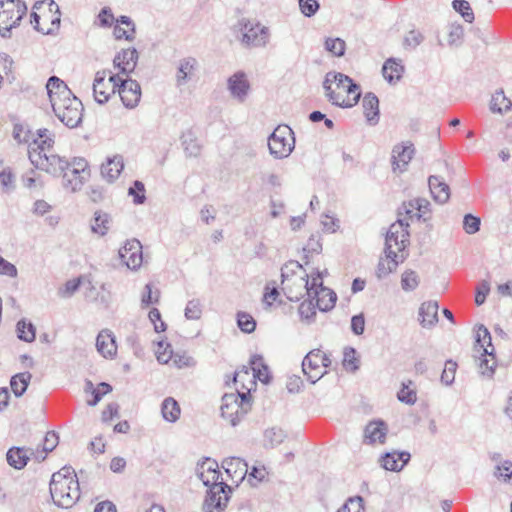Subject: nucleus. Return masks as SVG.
I'll use <instances>...</instances> for the list:
<instances>
[{
    "label": "nucleus",
    "mask_w": 512,
    "mask_h": 512,
    "mask_svg": "<svg viewBox=\"0 0 512 512\" xmlns=\"http://www.w3.org/2000/svg\"><path fill=\"white\" fill-rule=\"evenodd\" d=\"M46 89L56 117L69 128L77 127L82 122V102L56 76L48 79Z\"/></svg>",
    "instance_id": "1"
},
{
    "label": "nucleus",
    "mask_w": 512,
    "mask_h": 512,
    "mask_svg": "<svg viewBox=\"0 0 512 512\" xmlns=\"http://www.w3.org/2000/svg\"><path fill=\"white\" fill-rule=\"evenodd\" d=\"M325 96L335 106L351 108L361 97V89L349 76L330 71L326 73L323 82Z\"/></svg>",
    "instance_id": "2"
},
{
    "label": "nucleus",
    "mask_w": 512,
    "mask_h": 512,
    "mask_svg": "<svg viewBox=\"0 0 512 512\" xmlns=\"http://www.w3.org/2000/svg\"><path fill=\"white\" fill-rule=\"evenodd\" d=\"M49 490L55 505L71 508L80 498L79 482L74 469L64 466L55 472L51 477Z\"/></svg>",
    "instance_id": "3"
},
{
    "label": "nucleus",
    "mask_w": 512,
    "mask_h": 512,
    "mask_svg": "<svg viewBox=\"0 0 512 512\" xmlns=\"http://www.w3.org/2000/svg\"><path fill=\"white\" fill-rule=\"evenodd\" d=\"M281 289L290 301H299L305 294L309 296L311 281L297 261L286 263L281 269Z\"/></svg>",
    "instance_id": "4"
},
{
    "label": "nucleus",
    "mask_w": 512,
    "mask_h": 512,
    "mask_svg": "<svg viewBox=\"0 0 512 512\" xmlns=\"http://www.w3.org/2000/svg\"><path fill=\"white\" fill-rule=\"evenodd\" d=\"M220 409L222 418L236 426L251 409L248 393L237 390L236 393L224 394Z\"/></svg>",
    "instance_id": "5"
},
{
    "label": "nucleus",
    "mask_w": 512,
    "mask_h": 512,
    "mask_svg": "<svg viewBox=\"0 0 512 512\" xmlns=\"http://www.w3.org/2000/svg\"><path fill=\"white\" fill-rule=\"evenodd\" d=\"M475 351L481 355L478 364L480 373L491 378L495 371L496 359L490 332L483 325H480L476 331Z\"/></svg>",
    "instance_id": "6"
},
{
    "label": "nucleus",
    "mask_w": 512,
    "mask_h": 512,
    "mask_svg": "<svg viewBox=\"0 0 512 512\" xmlns=\"http://www.w3.org/2000/svg\"><path fill=\"white\" fill-rule=\"evenodd\" d=\"M295 148V136L288 125H278L268 137V149L275 159H285Z\"/></svg>",
    "instance_id": "7"
},
{
    "label": "nucleus",
    "mask_w": 512,
    "mask_h": 512,
    "mask_svg": "<svg viewBox=\"0 0 512 512\" xmlns=\"http://www.w3.org/2000/svg\"><path fill=\"white\" fill-rule=\"evenodd\" d=\"M27 12L25 2L21 0H5L0 2V35L11 37V30L17 27Z\"/></svg>",
    "instance_id": "8"
},
{
    "label": "nucleus",
    "mask_w": 512,
    "mask_h": 512,
    "mask_svg": "<svg viewBox=\"0 0 512 512\" xmlns=\"http://www.w3.org/2000/svg\"><path fill=\"white\" fill-rule=\"evenodd\" d=\"M406 218H398L387 231L385 238V255L387 257H404V250L409 243L408 224Z\"/></svg>",
    "instance_id": "9"
},
{
    "label": "nucleus",
    "mask_w": 512,
    "mask_h": 512,
    "mask_svg": "<svg viewBox=\"0 0 512 512\" xmlns=\"http://www.w3.org/2000/svg\"><path fill=\"white\" fill-rule=\"evenodd\" d=\"M331 365V360L320 349L310 351L302 361L303 373L311 383H316L326 374V368Z\"/></svg>",
    "instance_id": "10"
},
{
    "label": "nucleus",
    "mask_w": 512,
    "mask_h": 512,
    "mask_svg": "<svg viewBox=\"0 0 512 512\" xmlns=\"http://www.w3.org/2000/svg\"><path fill=\"white\" fill-rule=\"evenodd\" d=\"M308 297L312 298L315 301L317 308L323 312L331 310L335 306L337 300L336 293L323 286V275L320 271H317L315 275H312Z\"/></svg>",
    "instance_id": "11"
},
{
    "label": "nucleus",
    "mask_w": 512,
    "mask_h": 512,
    "mask_svg": "<svg viewBox=\"0 0 512 512\" xmlns=\"http://www.w3.org/2000/svg\"><path fill=\"white\" fill-rule=\"evenodd\" d=\"M241 25V43L248 48L264 47L269 42L270 32L268 27L259 22L243 20Z\"/></svg>",
    "instance_id": "12"
},
{
    "label": "nucleus",
    "mask_w": 512,
    "mask_h": 512,
    "mask_svg": "<svg viewBox=\"0 0 512 512\" xmlns=\"http://www.w3.org/2000/svg\"><path fill=\"white\" fill-rule=\"evenodd\" d=\"M53 143L47 129L38 130V138L29 143L28 148L29 160L36 168L44 169L46 157L52 149Z\"/></svg>",
    "instance_id": "13"
},
{
    "label": "nucleus",
    "mask_w": 512,
    "mask_h": 512,
    "mask_svg": "<svg viewBox=\"0 0 512 512\" xmlns=\"http://www.w3.org/2000/svg\"><path fill=\"white\" fill-rule=\"evenodd\" d=\"M111 81L118 88V93L122 100V103L127 108H134L138 105L141 99V87L140 84L133 79H123L120 75H112Z\"/></svg>",
    "instance_id": "14"
},
{
    "label": "nucleus",
    "mask_w": 512,
    "mask_h": 512,
    "mask_svg": "<svg viewBox=\"0 0 512 512\" xmlns=\"http://www.w3.org/2000/svg\"><path fill=\"white\" fill-rule=\"evenodd\" d=\"M231 491L230 486L215 485V487H210L203 503V512H223Z\"/></svg>",
    "instance_id": "15"
},
{
    "label": "nucleus",
    "mask_w": 512,
    "mask_h": 512,
    "mask_svg": "<svg viewBox=\"0 0 512 512\" xmlns=\"http://www.w3.org/2000/svg\"><path fill=\"white\" fill-rule=\"evenodd\" d=\"M196 475L209 489L210 487H215V485L228 486L221 479L218 463L210 458L204 459L197 465Z\"/></svg>",
    "instance_id": "16"
},
{
    "label": "nucleus",
    "mask_w": 512,
    "mask_h": 512,
    "mask_svg": "<svg viewBox=\"0 0 512 512\" xmlns=\"http://www.w3.org/2000/svg\"><path fill=\"white\" fill-rule=\"evenodd\" d=\"M121 261L131 270H137L143 263L142 245L137 239L128 240L119 250Z\"/></svg>",
    "instance_id": "17"
},
{
    "label": "nucleus",
    "mask_w": 512,
    "mask_h": 512,
    "mask_svg": "<svg viewBox=\"0 0 512 512\" xmlns=\"http://www.w3.org/2000/svg\"><path fill=\"white\" fill-rule=\"evenodd\" d=\"M116 91V85L111 81V76L106 80V72L98 71L93 82L94 99L99 104L106 103Z\"/></svg>",
    "instance_id": "18"
},
{
    "label": "nucleus",
    "mask_w": 512,
    "mask_h": 512,
    "mask_svg": "<svg viewBox=\"0 0 512 512\" xmlns=\"http://www.w3.org/2000/svg\"><path fill=\"white\" fill-rule=\"evenodd\" d=\"M227 88L234 99L244 102L251 89L246 73L238 71L231 75L227 80Z\"/></svg>",
    "instance_id": "19"
},
{
    "label": "nucleus",
    "mask_w": 512,
    "mask_h": 512,
    "mask_svg": "<svg viewBox=\"0 0 512 512\" xmlns=\"http://www.w3.org/2000/svg\"><path fill=\"white\" fill-rule=\"evenodd\" d=\"M414 155V147L411 143L395 145L392 150L391 163L394 172H403Z\"/></svg>",
    "instance_id": "20"
},
{
    "label": "nucleus",
    "mask_w": 512,
    "mask_h": 512,
    "mask_svg": "<svg viewBox=\"0 0 512 512\" xmlns=\"http://www.w3.org/2000/svg\"><path fill=\"white\" fill-rule=\"evenodd\" d=\"M387 432L388 427L384 421H371L365 427L364 441L367 444H384Z\"/></svg>",
    "instance_id": "21"
},
{
    "label": "nucleus",
    "mask_w": 512,
    "mask_h": 512,
    "mask_svg": "<svg viewBox=\"0 0 512 512\" xmlns=\"http://www.w3.org/2000/svg\"><path fill=\"white\" fill-rule=\"evenodd\" d=\"M138 61V52L135 48L124 49L119 52L113 60L116 67L123 74H129L134 71Z\"/></svg>",
    "instance_id": "22"
},
{
    "label": "nucleus",
    "mask_w": 512,
    "mask_h": 512,
    "mask_svg": "<svg viewBox=\"0 0 512 512\" xmlns=\"http://www.w3.org/2000/svg\"><path fill=\"white\" fill-rule=\"evenodd\" d=\"M222 467L233 482L242 481L247 474V464L237 457L225 459L222 462Z\"/></svg>",
    "instance_id": "23"
},
{
    "label": "nucleus",
    "mask_w": 512,
    "mask_h": 512,
    "mask_svg": "<svg viewBox=\"0 0 512 512\" xmlns=\"http://www.w3.org/2000/svg\"><path fill=\"white\" fill-rule=\"evenodd\" d=\"M97 351L105 358H113L117 353L114 336L108 330L101 331L96 338Z\"/></svg>",
    "instance_id": "24"
},
{
    "label": "nucleus",
    "mask_w": 512,
    "mask_h": 512,
    "mask_svg": "<svg viewBox=\"0 0 512 512\" xmlns=\"http://www.w3.org/2000/svg\"><path fill=\"white\" fill-rule=\"evenodd\" d=\"M410 453L408 452H390L386 453L381 458V465L384 469L389 471H400L410 460Z\"/></svg>",
    "instance_id": "25"
},
{
    "label": "nucleus",
    "mask_w": 512,
    "mask_h": 512,
    "mask_svg": "<svg viewBox=\"0 0 512 512\" xmlns=\"http://www.w3.org/2000/svg\"><path fill=\"white\" fill-rule=\"evenodd\" d=\"M438 303L428 301L419 308V321L423 328H430L438 322Z\"/></svg>",
    "instance_id": "26"
},
{
    "label": "nucleus",
    "mask_w": 512,
    "mask_h": 512,
    "mask_svg": "<svg viewBox=\"0 0 512 512\" xmlns=\"http://www.w3.org/2000/svg\"><path fill=\"white\" fill-rule=\"evenodd\" d=\"M364 115L370 125H376L379 122V100L372 93H366L362 100Z\"/></svg>",
    "instance_id": "27"
},
{
    "label": "nucleus",
    "mask_w": 512,
    "mask_h": 512,
    "mask_svg": "<svg viewBox=\"0 0 512 512\" xmlns=\"http://www.w3.org/2000/svg\"><path fill=\"white\" fill-rule=\"evenodd\" d=\"M428 182L434 200L440 204L446 203L450 198L449 186L437 176H430Z\"/></svg>",
    "instance_id": "28"
},
{
    "label": "nucleus",
    "mask_w": 512,
    "mask_h": 512,
    "mask_svg": "<svg viewBox=\"0 0 512 512\" xmlns=\"http://www.w3.org/2000/svg\"><path fill=\"white\" fill-rule=\"evenodd\" d=\"M403 73L404 66L400 61H397L394 58H390L385 61L382 68V74L386 81L389 83H396L402 78Z\"/></svg>",
    "instance_id": "29"
},
{
    "label": "nucleus",
    "mask_w": 512,
    "mask_h": 512,
    "mask_svg": "<svg viewBox=\"0 0 512 512\" xmlns=\"http://www.w3.org/2000/svg\"><path fill=\"white\" fill-rule=\"evenodd\" d=\"M114 36L116 39L133 40L135 33V25L128 16H120L117 19V25L114 27Z\"/></svg>",
    "instance_id": "30"
},
{
    "label": "nucleus",
    "mask_w": 512,
    "mask_h": 512,
    "mask_svg": "<svg viewBox=\"0 0 512 512\" xmlns=\"http://www.w3.org/2000/svg\"><path fill=\"white\" fill-rule=\"evenodd\" d=\"M198 65L194 57H186L180 60L176 74V82L178 86L184 85L190 75L196 70Z\"/></svg>",
    "instance_id": "31"
},
{
    "label": "nucleus",
    "mask_w": 512,
    "mask_h": 512,
    "mask_svg": "<svg viewBox=\"0 0 512 512\" xmlns=\"http://www.w3.org/2000/svg\"><path fill=\"white\" fill-rule=\"evenodd\" d=\"M29 458L28 450L21 447H12L6 454L8 464L17 470L23 469Z\"/></svg>",
    "instance_id": "32"
},
{
    "label": "nucleus",
    "mask_w": 512,
    "mask_h": 512,
    "mask_svg": "<svg viewBox=\"0 0 512 512\" xmlns=\"http://www.w3.org/2000/svg\"><path fill=\"white\" fill-rule=\"evenodd\" d=\"M124 168L123 159L121 156H115L108 159L106 164L101 167V174L108 181H114L121 173Z\"/></svg>",
    "instance_id": "33"
},
{
    "label": "nucleus",
    "mask_w": 512,
    "mask_h": 512,
    "mask_svg": "<svg viewBox=\"0 0 512 512\" xmlns=\"http://www.w3.org/2000/svg\"><path fill=\"white\" fill-rule=\"evenodd\" d=\"M250 371H252L253 379H258L263 383H268L270 380L269 368L264 363L263 357L260 355L252 356L250 360Z\"/></svg>",
    "instance_id": "34"
},
{
    "label": "nucleus",
    "mask_w": 512,
    "mask_h": 512,
    "mask_svg": "<svg viewBox=\"0 0 512 512\" xmlns=\"http://www.w3.org/2000/svg\"><path fill=\"white\" fill-rule=\"evenodd\" d=\"M111 217L108 213L98 210L94 213V218L91 224L93 233L99 236H105L110 229Z\"/></svg>",
    "instance_id": "35"
},
{
    "label": "nucleus",
    "mask_w": 512,
    "mask_h": 512,
    "mask_svg": "<svg viewBox=\"0 0 512 512\" xmlns=\"http://www.w3.org/2000/svg\"><path fill=\"white\" fill-rule=\"evenodd\" d=\"M61 175L63 176V186L72 192L79 190L85 179V175L73 170L70 165Z\"/></svg>",
    "instance_id": "36"
},
{
    "label": "nucleus",
    "mask_w": 512,
    "mask_h": 512,
    "mask_svg": "<svg viewBox=\"0 0 512 512\" xmlns=\"http://www.w3.org/2000/svg\"><path fill=\"white\" fill-rule=\"evenodd\" d=\"M58 440V435L54 431L47 432L43 439L42 449H37L31 454L34 455L37 461L45 460L47 453L53 451L58 445Z\"/></svg>",
    "instance_id": "37"
},
{
    "label": "nucleus",
    "mask_w": 512,
    "mask_h": 512,
    "mask_svg": "<svg viewBox=\"0 0 512 512\" xmlns=\"http://www.w3.org/2000/svg\"><path fill=\"white\" fill-rule=\"evenodd\" d=\"M161 413L166 421L173 423L179 419L181 409L178 402L174 398L167 397L162 402Z\"/></svg>",
    "instance_id": "38"
},
{
    "label": "nucleus",
    "mask_w": 512,
    "mask_h": 512,
    "mask_svg": "<svg viewBox=\"0 0 512 512\" xmlns=\"http://www.w3.org/2000/svg\"><path fill=\"white\" fill-rule=\"evenodd\" d=\"M286 432L280 427H271L264 431L263 444L266 448H274L286 439Z\"/></svg>",
    "instance_id": "39"
},
{
    "label": "nucleus",
    "mask_w": 512,
    "mask_h": 512,
    "mask_svg": "<svg viewBox=\"0 0 512 512\" xmlns=\"http://www.w3.org/2000/svg\"><path fill=\"white\" fill-rule=\"evenodd\" d=\"M68 166L69 163L65 159L49 152L43 170L55 176H60Z\"/></svg>",
    "instance_id": "40"
},
{
    "label": "nucleus",
    "mask_w": 512,
    "mask_h": 512,
    "mask_svg": "<svg viewBox=\"0 0 512 512\" xmlns=\"http://www.w3.org/2000/svg\"><path fill=\"white\" fill-rule=\"evenodd\" d=\"M31 378L32 375L29 372L18 373L11 378L10 386L16 397L24 394Z\"/></svg>",
    "instance_id": "41"
},
{
    "label": "nucleus",
    "mask_w": 512,
    "mask_h": 512,
    "mask_svg": "<svg viewBox=\"0 0 512 512\" xmlns=\"http://www.w3.org/2000/svg\"><path fill=\"white\" fill-rule=\"evenodd\" d=\"M404 261V257H387L385 255V259H380L377 266V276L378 278H384L388 276L390 273L396 270L399 263Z\"/></svg>",
    "instance_id": "42"
},
{
    "label": "nucleus",
    "mask_w": 512,
    "mask_h": 512,
    "mask_svg": "<svg viewBox=\"0 0 512 512\" xmlns=\"http://www.w3.org/2000/svg\"><path fill=\"white\" fill-rule=\"evenodd\" d=\"M512 102L505 96L503 90L496 91L491 99L490 109L493 113H503L511 110Z\"/></svg>",
    "instance_id": "43"
},
{
    "label": "nucleus",
    "mask_w": 512,
    "mask_h": 512,
    "mask_svg": "<svg viewBox=\"0 0 512 512\" xmlns=\"http://www.w3.org/2000/svg\"><path fill=\"white\" fill-rule=\"evenodd\" d=\"M414 204V199L408 202H404L402 206L398 210V218H406L404 223L409 225V221L414 219L420 220L422 218V214L418 212Z\"/></svg>",
    "instance_id": "44"
},
{
    "label": "nucleus",
    "mask_w": 512,
    "mask_h": 512,
    "mask_svg": "<svg viewBox=\"0 0 512 512\" xmlns=\"http://www.w3.org/2000/svg\"><path fill=\"white\" fill-rule=\"evenodd\" d=\"M182 145L188 156L196 157L201 152V145L190 132L182 136Z\"/></svg>",
    "instance_id": "45"
},
{
    "label": "nucleus",
    "mask_w": 512,
    "mask_h": 512,
    "mask_svg": "<svg viewBox=\"0 0 512 512\" xmlns=\"http://www.w3.org/2000/svg\"><path fill=\"white\" fill-rule=\"evenodd\" d=\"M17 333L19 339L25 342H33L35 340V327L31 322L20 320L17 323Z\"/></svg>",
    "instance_id": "46"
},
{
    "label": "nucleus",
    "mask_w": 512,
    "mask_h": 512,
    "mask_svg": "<svg viewBox=\"0 0 512 512\" xmlns=\"http://www.w3.org/2000/svg\"><path fill=\"white\" fill-rule=\"evenodd\" d=\"M337 512H365L364 499L361 496L349 497Z\"/></svg>",
    "instance_id": "47"
},
{
    "label": "nucleus",
    "mask_w": 512,
    "mask_h": 512,
    "mask_svg": "<svg viewBox=\"0 0 512 512\" xmlns=\"http://www.w3.org/2000/svg\"><path fill=\"white\" fill-rule=\"evenodd\" d=\"M419 276L413 270H406L402 273L401 276V288L404 291H413L419 285Z\"/></svg>",
    "instance_id": "48"
},
{
    "label": "nucleus",
    "mask_w": 512,
    "mask_h": 512,
    "mask_svg": "<svg viewBox=\"0 0 512 512\" xmlns=\"http://www.w3.org/2000/svg\"><path fill=\"white\" fill-rule=\"evenodd\" d=\"M248 380L251 385H255L253 376L251 375L250 368L248 366H242L234 374V382L241 383L242 389H246L245 393L250 395L251 388L245 385V381Z\"/></svg>",
    "instance_id": "49"
},
{
    "label": "nucleus",
    "mask_w": 512,
    "mask_h": 512,
    "mask_svg": "<svg viewBox=\"0 0 512 512\" xmlns=\"http://www.w3.org/2000/svg\"><path fill=\"white\" fill-rule=\"evenodd\" d=\"M346 44L341 38H327L325 40V49L334 56L340 57L345 53Z\"/></svg>",
    "instance_id": "50"
},
{
    "label": "nucleus",
    "mask_w": 512,
    "mask_h": 512,
    "mask_svg": "<svg viewBox=\"0 0 512 512\" xmlns=\"http://www.w3.org/2000/svg\"><path fill=\"white\" fill-rule=\"evenodd\" d=\"M202 304L199 299L188 301L185 307V317L188 320H199L202 316Z\"/></svg>",
    "instance_id": "51"
},
{
    "label": "nucleus",
    "mask_w": 512,
    "mask_h": 512,
    "mask_svg": "<svg viewBox=\"0 0 512 512\" xmlns=\"http://www.w3.org/2000/svg\"><path fill=\"white\" fill-rule=\"evenodd\" d=\"M453 8L459 12L464 20L468 23H472L474 20V13L470 7V4L466 0H454Z\"/></svg>",
    "instance_id": "52"
},
{
    "label": "nucleus",
    "mask_w": 512,
    "mask_h": 512,
    "mask_svg": "<svg viewBox=\"0 0 512 512\" xmlns=\"http://www.w3.org/2000/svg\"><path fill=\"white\" fill-rule=\"evenodd\" d=\"M238 327L245 333H251L256 328V322L254 318L245 312H239L237 314Z\"/></svg>",
    "instance_id": "53"
},
{
    "label": "nucleus",
    "mask_w": 512,
    "mask_h": 512,
    "mask_svg": "<svg viewBox=\"0 0 512 512\" xmlns=\"http://www.w3.org/2000/svg\"><path fill=\"white\" fill-rule=\"evenodd\" d=\"M494 476L504 482L512 480V462L505 460L495 468Z\"/></svg>",
    "instance_id": "54"
},
{
    "label": "nucleus",
    "mask_w": 512,
    "mask_h": 512,
    "mask_svg": "<svg viewBox=\"0 0 512 512\" xmlns=\"http://www.w3.org/2000/svg\"><path fill=\"white\" fill-rule=\"evenodd\" d=\"M354 348H346L344 351L343 366L346 370L355 372L359 368V360Z\"/></svg>",
    "instance_id": "55"
},
{
    "label": "nucleus",
    "mask_w": 512,
    "mask_h": 512,
    "mask_svg": "<svg viewBox=\"0 0 512 512\" xmlns=\"http://www.w3.org/2000/svg\"><path fill=\"white\" fill-rule=\"evenodd\" d=\"M316 303L312 298H309L308 300L303 301L299 305V314L302 319L305 320H311L314 315L316 314Z\"/></svg>",
    "instance_id": "56"
},
{
    "label": "nucleus",
    "mask_w": 512,
    "mask_h": 512,
    "mask_svg": "<svg viewBox=\"0 0 512 512\" xmlns=\"http://www.w3.org/2000/svg\"><path fill=\"white\" fill-rule=\"evenodd\" d=\"M481 220L472 214H466L463 219V229L469 234H475L480 230Z\"/></svg>",
    "instance_id": "57"
},
{
    "label": "nucleus",
    "mask_w": 512,
    "mask_h": 512,
    "mask_svg": "<svg viewBox=\"0 0 512 512\" xmlns=\"http://www.w3.org/2000/svg\"><path fill=\"white\" fill-rule=\"evenodd\" d=\"M160 292L159 290L152 291V285L150 283L146 284L141 296V304L142 306H149L151 304L157 303L159 301Z\"/></svg>",
    "instance_id": "58"
},
{
    "label": "nucleus",
    "mask_w": 512,
    "mask_h": 512,
    "mask_svg": "<svg viewBox=\"0 0 512 512\" xmlns=\"http://www.w3.org/2000/svg\"><path fill=\"white\" fill-rule=\"evenodd\" d=\"M129 195L133 196L135 204H143L146 199L144 184L136 180L133 186L129 188Z\"/></svg>",
    "instance_id": "59"
},
{
    "label": "nucleus",
    "mask_w": 512,
    "mask_h": 512,
    "mask_svg": "<svg viewBox=\"0 0 512 512\" xmlns=\"http://www.w3.org/2000/svg\"><path fill=\"white\" fill-rule=\"evenodd\" d=\"M112 391V386L106 382H101L97 388H95V391H93V399L88 400L87 404L89 406H95L98 404V402L102 399V397L109 392Z\"/></svg>",
    "instance_id": "60"
},
{
    "label": "nucleus",
    "mask_w": 512,
    "mask_h": 512,
    "mask_svg": "<svg viewBox=\"0 0 512 512\" xmlns=\"http://www.w3.org/2000/svg\"><path fill=\"white\" fill-rule=\"evenodd\" d=\"M172 356L171 346L168 343L159 341L157 343L156 357L160 363H168Z\"/></svg>",
    "instance_id": "61"
},
{
    "label": "nucleus",
    "mask_w": 512,
    "mask_h": 512,
    "mask_svg": "<svg viewBox=\"0 0 512 512\" xmlns=\"http://www.w3.org/2000/svg\"><path fill=\"white\" fill-rule=\"evenodd\" d=\"M456 368H457L456 362H454L452 360L446 361L444 370L441 375V381L444 384L450 385L453 383V381L455 379Z\"/></svg>",
    "instance_id": "62"
},
{
    "label": "nucleus",
    "mask_w": 512,
    "mask_h": 512,
    "mask_svg": "<svg viewBox=\"0 0 512 512\" xmlns=\"http://www.w3.org/2000/svg\"><path fill=\"white\" fill-rule=\"evenodd\" d=\"M31 132L20 123H15L13 127V138L18 143H29Z\"/></svg>",
    "instance_id": "63"
},
{
    "label": "nucleus",
    "mask_w": 512,
    "mask_h": 512,
    "mask_svg": "<svg viewBox=\"0 0 512 512\" xmlns=\"http://www.w3.org/2000/svg\"><path fill=\"white\" fill-rule=\"evenodd\" d=\"M397 397L401 402L409 405L414 404L417 400L416 392L406 385H403L401 390L398 392Z\"/></svg>",
    "instance_id": "64"
}]
</instances>
